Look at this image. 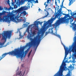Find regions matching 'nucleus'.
Returning <instances> with one entry per match:
<instances>
[{
	"label": "nucleus",
	"mask_w": 76,
	"mask_h": 76,
	"mask_svg": "<svg viewBox=\"0 0 76 76\" xmlns=\"http://www.w3.org/2000/svg\"><path fill=\"white\" fill-rule=\"evenodd\" d=\"M32 36H33V35L31 34L30 35H28V39L31 41V42L27 43L25 46L20 47L19 49H15L14 50H13L15 55L17 58H20H20H23L24 56V50L28 47H31L32 46L35 47L36 45V48L34 49V50L35 51L37 50L41 40L40 39H38L39 35L36 36L35 37H34V39L32 38Z\"/></svg>",
	"instance_id": "obj_1"
},
{
	"label": "nucleus",
	"mask_w": 76,
	"mask_h": 76,
	"mask_svg": "<svg viewBox=\"0 0 76 76\" xmlns=\"http://www.w3.org/2000/svg\"><path fill=\"white\" fill-rule=\"evenodd\" d=\"M58 12L54 13V18L52 17L47 22L44 23L43 24L44 26H46L47 25H48V27H52L53 28H55V29H56L57 26H59L61 23H67V21H66V19L69 17V14H65V16L64 17L60 18L62 15L60 11H59L58 13Z\"/></svg>",
	"instance_id": "obj_2"
},
{
	"label": "nucleus",
	"mask_w": 76,
	"mask_h": 76,
	"mask_svg": "<svg viewBox=\"0 0 76 76\" xmlns=\"http://www.w3.org/2000/svg\"><path fill=\"white\" fill-rule=\"evenodd\" d=\"M63 46L65 51V57L60 66L59 71L54 75V76H71L72 72H70L72 70H73V69H74V66H72V65L70 64L68 67V68L67 69L69 73L67 74L66 75H63V73L62 72L59 73L60 72H63V70H65L66 69V67L64 66V64H65V63L64 62V60L66 59V58L67 57V56L69 54V53L70 51V52L72 51V53H76V47L75 46L73 47L72 46L71 47H69V50H68V48L66 47V46L64 45Z\"/></svg>",
	"instance_id": "obj_3"
},
{
	"label": "nucleus",
	"mask_w": 76,
	"mask_h": 76,
	"mask_svg": "<svg viewBox=\"0 0 76 76\" xmlns=\"http://www.w3.org/2000/svg\"><path fill=\"white\" fill-rule=\"evenodd\" d=\"M2 40H4V42L3 43V45L4 44L5 42H6L7 38L10 39L12 36V31H6L4 32V33L2 34Z\"/></svg>",
	"instance_id": "obj_4"
},
{
	"label": "nucleus",
	"mask_w": 76,
	"mask_h": 76,
	"mask_svg": "<svg viewBox=\"0 0 76 76\" xmlns=\"http://www.w3.org/2000/svg\"><path fill=\"white\" fill-rule=\"evenodd\" d=\"M10 17V20H14V21H16L15 20H17V21L19 22L20 21V20L18 19L19 17L17 16H16V14H13V13H10L8 17Z\"/></svg>",
	"instance_id": "obj_5"
},
{
	"label": "nucleus",
	"mask_w": 76,
	"mask_h": 76,
	"mask_svg": "<svg viewBox=\"0 0 76 76\" xmlns=\"http://www.w3.org/2000/svg\"><path fill=\"white\" fill-rule=\"evenodd\" d=\"M30 8V5H29V4H28L27 6H25L21 7L20 8L15 10V12L17 13H19L21 11H22V10H28V9H29Z\"/></svg>",
	"instance_id": "obj_6"
},
{
	"label": "nucleus",
	"mask_w": 76,
	"mask_h": 76,
	"mask_svg": "<svg viewBox=\"0 0 76 76\" xmlns=\"http://www.w3.org/2000/svg\"><path fill=\"white\" fill-rule=\"evenodd\" d=\"M8 54H9V55H11V56H15V53H14L13 50H12V51L10 52L7 53H4L2 55L1 57H0V61L1 60V59L3 58H4V57L6 56Z\"/></svg>",
	"instance_id": "obj_7"
},
{
	"label": "nucleus",
	"mask_w": 76,
	"mask_h": 76,
	"mask_svg": "<svg viewBox=\"0 0 76 76\" xmlns=\"http://www.w3.org/2000/svg\"><path fill=\"white\" fill-rule=\"evenodd\" d=\"M9 14L7 16H4L3 18H0V22H10V20H9V19H10V17H9Z\"/></svg>",
	"instance_id": "obj_8"
},
{
	"label": "nucleus",
	"mask_w": 76,
	"mask_h": 76,
	"mask_svg": "<svg viewBox=\"0 0 76 76\" xmlns=\"http://www.w3.org/2000/svg\"><path fill=\"white\" fill-rule=\"evenodd\" d=\"M20 0H17V2L16 4V5L15 4L14 5V9H16V8H18V7H20V6L21 4H21H23V1H21L20 2Z\"/></svg>",
	"instance_id": "obj_9"
},
{
	"label": "nucleus",
	"mask_w": 76,
	"mask_h": 76,
	"mask_svg": "<svg viewBox=\"0 0 76 76\" xmlns=\"http://www.w3.org/2000/svg\"><path fill=\"white\" fill-rule=\"evenodd\" d=\"M71 11V15L72 17H74V18H70V19H71L70 21L71 22H73V20L75 18H76V12L75 13H72V10H70Z\"/></svg>",
	"instance_id": "obj_10"
},
{
	"label": "nucleus",
	"mask_w": 76,
	"mask_h": 76,
	"mask_svg": "<svg viewBox=\"0 0 76 76\" xmlns=\"http://www.w3.org/2000/svg\"><path fill=\"white\" fill-rule=\"evenodd\" d=\"M43 22H40L39 21H35V23L34 24V26H35L36 27H37V28H38V24H40V25H42V23Z\"/></svg>",
	"instance_id": "obj_11"
},
{
	"label": "nucleus",
	"mask_w": 76,
	"mask_h": 76,
	"mask_svg": "<svg viewBox=\"0 0 76 76\" xmlns=\"http://www.w3.org/2000/svg\"><path fill=\"white\" fill-rule=\"evenodd\" d=\"M51 0H47V2H45V3L44 4V5L45 6V7L46 8V7H47V6H48V4H46V3H50V2H51Z\"/></svg>",
	"instance_id": "obj_12"
},
{
	"label": "nucleus",
	"mask_w": 76,
	"mask_h": 76,
	"mask_svg": "<svg viewBox=\"0 0 76 76\" xmlns=\"http://www.w3.org/2000/svg\"><path fill=\"white\" fill-rule=\"evenodd\" d=\"M76 0H69V6H71L72 5V4H73V3H74V2Z\"/></svg>",
	"instance_id": "obj_13"
},
{
	"label": "nucleus",
	"mask_w": 76,
	"mask_h": 76,
	"mask_svg": "<svg viewBox=\"0 0 76 76\" xmlns=\"http://www.w3.org/2000/svg\"><path fill=\"white\" fill-rule=\"evenodd\" d=\"M54 35H55V36H56V37H58V38H60V39H61V36H60V35H59L58 34H57V31L56 32V34H54Z\"/></svg>",
	"instance_id": "obj_14"
},
{
	"label": "nucleus",
	"mask_w": 76,
	"mask_h": 76,
	"mask_svg": "<svg viewBox=\"0 0 76 76\" xmlns=\"http://www.w3.org/2000/svg\"><path fill=\"white\" fill-rule=\"evenodd\" d=\"M27 32L28 33V36H27V38H28V36H29V35H31H31H32V34H31L30 32H29V28L27 29Z\"/></svg>",
	"instance_id": "obj_15"
},
{
	"label": "nucleus",
	"mask_w": 76,
	"mask_h": 76,
	"mask_svg": "<svg viewBox=\"0 0 76 76\" xmlns=\"http://www.w3.org/2000/svg\"><path fill=\"white\" fill-rule=\"evenodd\" d=\"M21 14H23V16H25L26 15V11H24L21 13Z\"/></svg>",
	"instance_id": "obj_16"
},
{
	"label": "nucleus",
	"mask_w": 76,
	"mask_h": 76,
	"mask_svg": "<svg viewBox=\"0 0 76 76\" xmlns=\"http://www.w3.org/2000/svg\"><path fill=\"white\" fill-rule=\"evenodd\" d=\"M31 33L33 35H34V36L35 35V34H36V33H35V31H33L32 32H31Z\"/></svg>",
	"instance_id": "obj_17"
},
{
	"label": "nucleus",
	"mask_w": 76,
	"mask_h": 76,
	"mask_svg": "<svg viewBox=\"0 0 76 76\" xmlns=\"http://www.w3.org/2000/svg\"><path fill=\"white\" fill-rule=\"evenodd\" d=\"M74 42L75 43V44L76 45V36L74 37Z\"/></svg>",
	"instance_id": "obj_18"
},
{
	"label": "nucleus",
	"mask_w": 76,
	"mask_h": 76,
	"mask_svg": "<svg viewBox=\"0 0 76 76\" xmlns=\"http://www.w3.org/2000/svg\"><path fill=\"white\" fill-rule=\"evenodd\" d=\"M21 72H22L21 71L18 72V74H17L16 75H19V76H22V73H21Z\"/></svg>",
	"instance_id": "obj_19"
},
{
	"label": "nucleus",
	"mask_w": 76,
	"mask_h": 76,
	"mask_svg": "<svg viewBox=\"0 0 76 76\" xmlns=\"http://www.w3.org/2000/svg\"><path fill=\"white\" fill-rule=\"evenodd\" d=\"M6 12V11H2V13H1V15H4L5 14V13Z\"/></svg>",
	"instance_id": "obj_20"
},
{
	"label": "nucleus",
	"mask_w": 76,
	"mask_h": 76,
	"mask_svg": "<svg viewBox=\"0 0 76 76\" xmlns=\"http://www.w3.org/2000/svg\"><path fill=\"white\" fill-rule=\"evenodd\" d=\"M76 22V20H75V21H74V22H73V23H72V26H74V25H75V23Z\"/></svg>",
	"instance_id": "obj_21"
},
{
	"label": "nucleus",
	"mask_w": 76,
	"mask_h": 76,
	"mask_svg": "<svg viewBox=\"0 0 76 76\" xmlns=\"http://www.w3.org/2000/svg\"><path fill=\"white\" fill-rule=\"evenodd\" d=\"M23 25H24V26H28V25L26 24H24Z\"/></svg>",
	"instance_id": "obj_22"
},
{
	"label": "nucleus",
	"mask_w": 76,
	"mask_h": 76,
	"mask_svg": "<svg viewBox=\"0 0 76 76\" xmlns=\"http://www.w3.org/2000/svg\"><path fill=\"white\" fill-rule=\"evenodd\" d=\"M63 2H62V3H61V7H63Z\"/></svg>",
	"instance_id": "obj_23"
},
{
	"label": "nucleus",
	"mask_w": 76,
	"mask_h": 76,
	"mask_svg": "<svg viewBox=\"0 0 76 76\" xmlns=\"http://www.w3.org/2000/svg\"><path fill=\"white\" fill-rule=\"evenodd\" d=\"M49 34V32H46L45 33V35H48Z\"/></svg>",
	"instance_id": "obj_24"
},
{
	"label": "nucleus",
	"mask_w": 76,
	"mask_h": 76,
	"mask_svg": "<svg viewBox=\"0 0 76 76\" xmlns=\"http://www.w3.org/2000/svg\"><path fill=\"white\" fill-rule=\"evenodd\" d=\"M35 3H38V0H36V1H35Z\"/></svg>",
	"instance_id": "obj_25"
},
{
	"label": "nucleus",
	"mask_w": 76,
	"mask_h": 76,
	"mask_svg": "<svg viewBox=\"0 0 76 76\" xmlns=\"http://www.w3.org/2000/svg\"><path fill=\"white\" fill-rule=\"evenodd\" d=\"M3 8H2L1 7H0V10H3Z\"/></svg>",
	"instance_id": "obj_26"
},
{
	"label": "nucleus",
	"mask_w": 76,
	"mask_h": 76,
	"mask_svg": "<svg viewBox=\"0 0 76 76\" xmlns=\"http://www.w3.org/2000/svg\"><path fill=\"white\" fill-rule=\"evenodd\" d=\"M5 10H9V9L7 8V7H6L5 9Z\"/></svg>",
	"instance_id": "obj_27"
},
{
	"label": "nucleus",
	"mask_w": 76,
	"mask_h": 76,
	"mask_svg": "<svg viewBox=\"0 0 76 76\" xmlns=\"http://www.w3.org/2000/svg\"><path fill=\"white\" fill-rule=\"evenodd\" d=\"M57 1L55 0V3L56 5H57V1Z\"/></svg>",
	"instance_id": "obj_28"
},
{
	"label": "nucleus",
	"mask_w": 76,
	"mask_h": 76,
	"mask_svg": "<svg viewBox=\"0 0 76 76\" xmlns=\"http://www.w3.org/2000/svg\"><path fill=\"white\" fill-rule=\"evenodd\" d=\"M30 55H31V53H29L28 55V57H29Z\"/></svg>",
	"instance_id": "obj_29"
},
{
	"label": "nucleus",
	"mask_w": 76,
	"mask_h": 76,
	"mask_svg": "<svg viewBox=\"0 0 76 76\" xmlns=\"http://www.w3.org/2000/svg\"><path fill=\"white\" fill-rule=\"evenodd\" d=\"M8 4H10V3H9V2H10V1L9 0H8Z\"/></svg>",
	"instance_id": "obj_30"
},
{
	"label": "nucleus",
	"mask_w": 76,
	"mask_h": 76,
	"mask_svg": "<svg viewBox=\"0 0 76 76\" xmlns=\"http://www.w3.org/2000/svg\"><path fill=\"white\" fill-rule=\"evenodd\" d=\"M12 5L13 6H14V3L12 2Z\"/></svg>",
	"instance_id": "obj_31"
},
{
	"label": "nucleus",
	"mask_w": 76,
	"mask_h": 76,
	"mask_svg": "<svg viewBox=\"0 0 76 76\" xmlns=\"http://www.w3.org/2000/svg\"><path fill=\"white\" fill-rule=\"evenodd\" d=\"M24 66V64H21L22 67H23Z\"/></svg>",
	"instance_id": "obj_32"
},
{
	"label": "nucleus",
	"mask_w": 76,
	"mask_h": 76,
	"mask_svg": "<svg viewBox=\"0 0 76 76\" xmlns=\"http://www.w3.org/2000/svg\"><path fill=\"white\" fill-rule=\"evenodd\" d=\"M31 26L32 25H30L28 26V27H31Z\"/></svg>",
	"instance_id": "obj_33"
},
{
	"label": "nucleus",
	"mask_w": 76,
	"mask_h": 76,
	"mask_svg": "<svg viewBox=\"0 0 76 76\" xmlns=\"http://www.w3.org/2000/svg\"><path fill=\"white\" fill-rule=\"evenodd\" d=\"M45 17H47V16H44V17H43V18H45Z\"/></svg>",
	"instance_id": "obj_34"
},
{
	"label": "nucleus",
	"mask_w": 76,
	"mask_h": 76,
	"mask_svg": "<svg viewBox=\"0 0 76 76\" xmlns=\"http://www.w3.org/2000/svg\"><path fill=\"white\" fill-rule=\"evenodd\" d=\"M63 15H66V14H63Z\"/></svg>",
	"instance_id": "obj_35"
},
{
	"label": "nucleus",
	"mask_w": 76,
	"mask_h": 76,
	"mask_svg": "<svg viewBox=\"0 0 76 76\" xmlns=\"http://www.w3.org/2000/svg\"><path fill=\"white\" fill-rule=\"evenodd\" d=\"M37 29H38L37 28H35V30H37Z\"/></svg>",
	"instance_id": "obj_36"
},
{
	"label": "nucleus",
	"mask_w": 76,
	"mask_h": 76,
	"mask_svg": "<svg viewBox=\"0 0 76 76\" xmlns=\"http://www.w3.org/2000/svg\"><path fill=\"white\" fill-rule=\"evenodd\" d=\"M32 50H31L30 51V52H31V53H32Z\"/></svg>",
	"instance_id": "obj_37"
},
{
	"label": "nucleus",
	"mask_w": 76,
	"mask_h": 76,
	"mask_svg": "<svg viewBox=\"0 0 76 76\" xmlns=\"http://www.w3.org/2000/svg\"><path fill=\"white\" fill-rule=\"evenodd\" d=\"M15 3H16V0H15Z\"/></svg>",
	"instance_id": "obj_38"
},
{
	"label": "nucleus",
	"mask_w": 76,
	"mask_h": 76,
	"mask_svg": "<svg viewBox=\"0 0 76 76\" xmlns=\"http://www.w3.org/2000/svg\"><path fill=\"white\" fill-rule=\"evenodd\" d=\"M57 5L58 6V7H59V6H58V5Z\"/></svg>",
	"instance_id": "obj_39"
},
{
	"label": "nucleus",
	"mask_w": 76,
	"mask_h": 76,
	"mask_svg": "<svg viewBox=\"0 0 76 76\" xmlns=\"http://www.w3.org/2000/svg\"><path fill=\"white\" fill-rule=\"evenodd\" d=\"M39 10H41V9H39Z\"/></svg>",
	"instance_id": "obj_40"
},
{
	"label": "nucleus",
	"mask_w": 76,
	"mask_h": 76,
	"mask_svg": "<svg viewBox=\"0 0 76 76\" xmlns=\"http://www.w3.org/2000/svg\"><path fill=\"white\" fill-rule=\"evenodd\" d=\"M31 51H30L29 53H30V54H31Z\"/></svg>",
	"instance_id": "obj_41"
},
{
	"label": "nucleus",
	"mask_w": 76,
	"mask_h": 76,
	"mask_svg": "<svg viewBox=\"0 0 76 76\" xmlns=\"http://www.w3.org/2000/svg\"><path fill=\"white\" fill-rule=\"evenodd\" d=\"M25 72H24V73H23V75H24V74H25Z\"/></svg>",
	"instance_id": "obj_42"
},
{
	"label": "nucleus",
	"mask_w": 76,
	"mask_h": 76,
	"mask_svg": "<svg viewBox=\"0 0 76 76\" xmlns=\"http://www.w3.org/2000/svg\"><path fill=\"white\" fill-rule=\"evenodd\" d=\"M50 30H51V29H49V31H50Z\"/></svg>",
	"instance_id": "obj_43"
},
{
	"label": "nucleus",
	"mask_w": 76,
	"mask_h": 76,
	"mask_svg": "<svg viewBox=\"0 0 76 76\" xmlns=\"http://www.w3.org/2000/svg\"><path fill=\"white\" fill-rule=\"evenodd\" d=\"M64 0H63V1H62V2H63H63H64Z\"/></svg>",
	"instance_id": "obj_44"
},
{
	"label": "nucleus",
	"mask_w": 76,
	"mask_h": 76,
	"mask_svg": "<svg viewBox=\"0 0 76 76\" xmlns=\"http://www.w3.org/2000/svg\"><path fill=\"white\" fill-rule=\"evenodd\" d=\"M52 33H53V31H52Z\"/></svg>",
	"instance_id": "obj_45"
},
{
	"label": "nucleus",
	"mask_w": 76,
	"mask_h": 76,
	"mask_svg": "<svg viewBox=\"0 0 76 76\" xmlns=\"http://www.w3.org/2000/svg\"><path fill=\"white\" fill-rule=\"evenodd\" d=\"M45 10V11H46V10L45 9V10Z\"/></svg>",
	"instance_id": "obj_46"
},
{
	"label": "nucleus",
	"mask_w": 76,
	"mask_h": 76,
	"mask_svg": "<svg viewBox=\"0 0 76 76\" xmlns=\"http://www.w3.org/2000/svg\"><path fill=\"white\" fill-rule=\"evenodd\" d=\"M75 20H76V18H75Z\"/></svg>",
	"instance_id": "obj_47"
},
{
	"label": "nucleus",
	"mask_w": 76,
	"mask_h": 76,
	"mask_svg": "<svg viewBox=\"0 0 76 76\" xmlns=\"http://www.w3.org/2000/svg\"><path fill=\"white\" fill-rule=\"evenodd\" d=\"M29 24V23H28V24Z\"/></svg>",
	"instance_id": "obj_48"
},
{
	"label": "nucleus",
	"mask_w": 76,
	"mask_h": 76,
	"mask_svg": "<svg viewBox=\"0 0 76 76\" xmlns=\"http://www.w3.org/2000/svg\"><path fill=\"white\" fill-rule=\"evenodd\" d=\"M53 0V1L54 0ZM56 0L57 1V0Z\"/></svg>",
	"instance_id": "obj_49"
},
{
	"label": "nucleus",
	"mask_w": 76,
	"mask_h": 76,
	"mask_svg": "<svg viewBox=\"0 0 76 76\" xmlns=\"http://www.w3.org/2000/svg\"><path fill=\"white\" fill-rule=\"evenodd\" d=\"M71 58V57H69V58Z\"/></svg>",
	"instance_id": "obj_50"
},
{
	"label": "nucleus",
	"mask_w": 76,
	"mask_h": 76,
	"mask_svg": "<svg viewBox=\"0 0 76 76\" xmlns=\"http://www.w3.org/2000/svg\"><path fill=\"white\" fill-rule=\"evenodd\" d=\"M59 2H60V0H59Z\"/></svg>",
	"instance_id": "obj_51"
},
{
	"label": "nucleus",
	"mask_w": 76,
	"mask_h": 76,
	"mask_svg": "<svg viewBox=\"0 0 76 76\" xmlns=\"http://www.w3.org/2000/svg\"><path fill=\"white\" fill-rule=\"evenodd\" d=\"M32 6H31V7H32Z\"/></svg>",
	"instance_id": "obj_52"
},
{
	"label": "nucleus",
	"mask_w": 76,
	"mask_h": 76,
	"mask_svg": "<svg viewBox=\"0 0 76 76\" xmlns=\"http://www.w3.org/2000/svg\"><path fill=\"white\" fill-rule=\"evenodd\" d=\"M68 11H69V10H68Z\"/></svg>",
	"instance_id": "obj_53"
}]
</instances>
